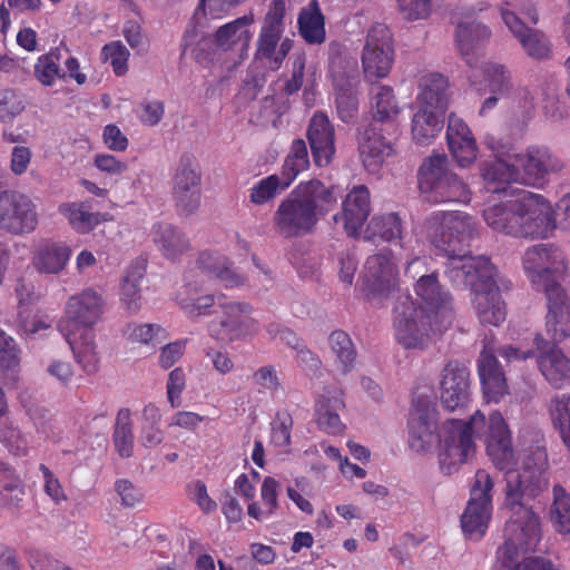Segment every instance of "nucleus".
Listing matches in <instances>:
<instances>
[{"label":"nucleus","instance_id":"43","mask_svg":"<svg viewBox=\"0 0 570 570\" xmlns=\"http://www.w3.org/2000/svg\"><path fill=\"white\" fill-rule=\"evenodd\" d=\"M371 110L375 121L393 124L401 114V107L390 86L376 85L371 89Z\"/></svg>","mask_w":570,"mask_h":570},{"label":"nucleus","instance_id":"53","mask_svg":"<svg viewBox=\"0 0 570 570\" xmlns=\"http://www.w3.org/2000/svg\"><path fill=\"white\" fill-rule=\"evenodd\" d=\"M160 413L157 406L148 404L144 407V423L140 428L139 443L144 448H155L164 441V432L159 428Z\"/></svg>","mask_w":570,"mask_h":570},{"label":"nucleus","instance_id":"58","mask_svg":"<svg viewBox=\"0 0 570 570\" xmlns=\"http://www.w3.org/2000/svg\"><path fill=\"white\" fill-rule=\"evenodd\" d=\"M24 495L20 476L12 474L0 480V503L6 508H19Z\"/></svg>","mask_w":570,"mask_h":570},{"label":"nucleus","instance_id":"44","mask_svg":"<svg viewBox=\"0 0 570 570\" xmlns=\"http://www.w3.org/2000/svg\"><path fill=\"white\" fill-rule=\"evenodd\" d=\"M402 222L397 214H379L368 222L364 238L370 242L392 243L401 239Z\"/></svg>","mask_w":570,"mask_h":570},{"label":"nucleus","instance_id":"23","mask_svg":"<svg viewBox=\"0 0 570 570\" xmlns=\"http://www.w3.org/2000/svg\"><path fill=\"white\" fill-rule=\"evenodd\" d=\"M491 37V29L482 22L471 20L469 17L458 22L454 33L455 47L470 68L476 67Z\"/></svg>","mask_w":570,"mask_h":570},{"label":"nucleus","instance_id":"37","mask_svg":"<svg viewBox=\"0 0 570 570\" xmlns=\"http://www.w3.org/2000/svg\"><path fill=\"white\" fill-rule=\"evenodd\" d=\"M151 239L168 259H176L190 248L185 234L168 223H156L150 232Z\"/></svg>","mask_w":570,"mask_h":570},{"label":"nucleus","instance_id":"14","mask_svg":"<svg viewBox=\"0 0 570 570\" xmlns=\"http://www.w3.org/2000/svg\"><path fill=\"white\" fill-rule=\"evenodd\" d=\"M440 436L436 407L428 401L415 400L407 419L409 446L417 453H428L439 442Z\"/></svg>","mask_w":570,"mask_h":570},{"label":"nucleus","instance_id":"60","mask_svg":"<svg viewBox=\"0 0 570 570\" xmlns=\"http://www.w3.org/2000/svg\"><path fill=\"white\" fill-rule=\"evenodd\" d=\"M197 37L196 29H187L185 33V50H190L191 56L203 66H208L214 59V52L210 50L212 39L202 36L200 39L195 42Z\"/></svg>","mask_w":570,"mask_h":570},{"label":"nucleus","instance_id":"34","mask_svg":"<svg viewBox=\"0 0 570 570\" xmlns=\"http://www.w3.org/2000/svg\"><path fill=\"white\" fill-rule=\"evenodd\" d=\"M547 296V330L556 341L570 336V298L562 287L549 288Z\"/></svg>","mask_w":570,"mask_h":570},{"label":"nucleus","instance_id":"24","mask_svg":"<svg viewBox=\"0 0 570 570\" xmlns=\"http://www.w3.org/2000/svg\"><path fill=\"white\" fill-rule=\"evenodd\" d=\"M371 213L370 190L364 185L354 186L342 202V210L333 216L342 223L348 236L356 237Z\"/></svg>","mask_w":570,"mask_h":570},{"label":"nucleus","instance_id":"18","mask_svg":"<svg viewBox=\"0 0 570 570\" xmlns=\"http://www.w3.org/2000/svg\"><path fill=\"white\" fill-rule=\"evenodd\" d=\"M521 173V184L540 186L548 174L559 173L564 168V161L546 146H529L524 153L513 154Z\"/></svg>","mask_w":570,"mask_h":570},{"label":"nucleus","instance_id":"20","mask_svg":"<svg viewBox=\"0 0 570 570\" xmlns=\"http://www.w3.org/2000/svg\"><path fill=\"white\" fill-rule=\"evenodd\" d=\"M207 281L196 269H190L185 275V284L176 294V302L189 317L208 316L213 307L218 306L219 297L226 302L225 295L218 296L206 293Z\"/></svg>","mask_w":570,"mask_h":570},{"label":"nucleus","instance_id":"9","mask_svg":"<svg viewBox=\"0 0 570 570\" xmlns=\"http://www.w3.org/2000/svg\"><path fill=\"white\" fill-rule=\"evenodd\" d=\"M220 315L213 318L207 325V332L214 340L230 344L245 341L258 331L257 322L249 317L253 307L246 302L226 301L219 297Z\"/></svg>","mask_w":570,"mask_h":570},{"label":"nucleus","instance_id":"62","mask_svg":"<svg viewBox=\"0 0 570 570\" xmlns=\"http://www.w3.org/2000/svg\"><path fill=\"white\" fill-rule=\"evenodd\" d=\"M102 59L109 62L116 75L121 76L127 71L129 51L120 41L105 45L101 50Z\"/></svg>","mask_w":570,"mask_h":570},{"label":"nucleus","instance_id":"16","mask_svg":"<svg viewBox=\"0 0 570 570\" xmlns=\"http://www.w3.org/2000/svg\"><path fill=\"white\" fill-rule=\"evenodd\" d=\"M202 173L196 158L183 155L173 177V195L178 209L184 214L195 213L202 200Z\"/></svg>","mask_w":570,"mask_h":570},{"label":"nucleus","instance_id":"4","mask_svg":"<svg viewBox=\"0 0 570 570\" xmlns=\"http://www.w3.org/2000/svg\"><path fill=\"white\" fill-rule=\"evenodd\" d=\"M482 215L492 230L514 237L547 238L554 230L551 204L528 190L492 195Z\"/></svg>","mask_w":570,"mask_h":570},{"label":"nucleus","instance_id":"25","mask_svg":"<svg viewBox=\"0 0 570 570\" xmlns=\"http://www.w3.org/2000/svg\"><path fill=\"white\" fill-rule=\"evenodd\" d=\"M478 374L488 402L498 403L509 393L504 372L495 356V348L491 343L484 344L479 355Z\"/></svg>","mask_w":570,"mask_h":570},{"label":"nucleus","instance_id":"17","mask_svg":"<svg viewBox=\"0 0 570 570\" xmlns=\"http://www.w3.org/2000/svg\"><path fill=\"white\" fill-rule=\"evenodd\" d=\"M37 225V208L30 197L4 190L0 197V228L13 235H23L32 233Z\"/></svg>","mask_w":570,"mask_h":570},{"label":"nucleus","instance_id":"57","mask_svg":"<svg viewBox=\"0 0 570 570\" xmlns=\"http://www.w3.org/2000/svg\"><path fill=\"white\" fill-rule=\"evenodd\" d=\"M0 442L17 456L27 455L30 446L28 436L8 422L0 424Z\"/></svg>","mask_w":570,"mask_h":570},{"label":"nucleus","instance_id":"19","mask_svg":"<svg viewBox=\"0 0 570 570\" xmlns=\"http://www.w3.org/2000/svg\"><path fill=\"white\" fill-rule=\"evenodd\" d=\"M414 292L420 299L417 306L435 316L438 328H446L453 320L452 298L440 285L438 274L421 275L414 284Z\"/></svg>","mask_w":570,"mask_h":570},{"label":"nucleus","instance_id":"35","mask_svg":"<svg viewBox=\"0 0 570 570\" xmlns=\"http://www.w3.org/2000/svg\"><path fill=\"white\" fill-rule=\"evenodd\" d=\"M448 79L439 72L423 75L419 81L416 102L419 107L445 112L448 109Z\"/></svg>","mask_w":570,"mask_h":570},{"label":"nucleus","instance_id":"26","mask_svg":"<svg viewBox=\"0 0 570 570\" xmlns=\"http://www.w3.org/2000/svg\"><path fill=\"white\" fill-rule=\"evenodd\" d=\"M358 151L365 170L371 175H379L395 156L393 144L383 137L374 126L363 132Z\"/></svg>","mask_w":570,"mask_h":570},{"label":"nucleus","instance_id":"30","mask_svg":"<svg viewBox=\"0 0 570 570\" xmlns=\"http://www.w3.org/2000/svg\"><path fill=\"white\" fill-rule=\"evenodd\" d=\"M469 77L470 85L479 90H488L493 95L508 97L513 89L512 73L510 69L500 62L487 61L480 70L475 67Z\"/></svg>","mask_w":570,"mask_h":570},{"label":"nucleus","instance_id":"32","mask_svg":"<svg viewBox=\"0 0 570 570\" xmlns=\"http://www.w3.org/2000/svg\"><path fill=\"white\" fill-rule=\"evenodd\" d=\"M72 248L63 240L46 239L33 252L32 265L40 274L56 275L68 265Z\"/></svg>","mask_w":570,"mask_h":570},{"label":"nucleus","instance_id":"29","mask_svg":"<svg viewBox=\"0 0 570 570\" xmlns=\"http://www.w3.org/2000/svg\"><path fill=\"white\" fill-rule=\"evenodd\" d=\"M306 135L314 164L317 167L330 165L335 155V131L328 117L322 111L315 112Z\"/></svg>","mask_w":570,"mask_h":570},{"label":"nucleus","instance_id":"41","mask_svg":"<svg viewBox=\"0 0 570 570\" xmlns=\"http://www.w3.org/2000/svg\"><path fill=\"white\" fill-rule=\"evenodd\" d=\"M253 22V14H245L222 26L215 35L216 45L225 50L236 46L247 49L252 39L249 28Z\"/></svg>","mask_w":570,"mask_h":570},{"label":"nucleus","instance_id":"10","mask_svg":"<svg viewBox=\"0 0 570 570\" xmlns=\"http://www.w3.org/2000/svg\"><path fill=\"white\" fill-rule=\"evenodd\" d=\"M494 483L485 470H478L471 487L470 499L461 515V528L471 540H480L487 533L492 518V490Z\"/></svg>","mask_w":570,"mask_h":570},{"label":"nucleus","instance_id":"54","mask_svg":"<svg viewBox=\"0 0 570 570\" xmlns=\"http://www.w3.org/2000/svg\"><path fill=\"white\" fill-rule=\"evenodd\" d=\"M551 415L554 425L559 429L562 442L570 451V395L562 394L552 402Z\"/></svg>","mask_w":570,"mask_h":570},{"label":"nucleus","instance_id":"28","mask_svg":"<svg viewBox=\"0 0 570 570\" xmlns=\"http://www.w3.org/2000/svg\"><path fill=\"white\" fill-rule=\"evenodd\" d=\"M446 141L453 159L462 168L471 166L478 156V145L469 125L455 114H450Z\"/></svg>","mask_w":570,"mask_h":570},{"label":"nucleus","instance_id":"50","mask_svg":"<svg viewBox=\"0 0 570 570\" xmlns=\"http://www.w3.org/2000/svg\"><path fill=\"white\" fill-rule=\"evenodd\" d=\"M289 186L281 175H269L252 185L248 189L249 202L255 206H262L272 202L282 190Z\"/></svg>","mask_w":570,"mask_h":570},{"label":"nucleus","instance_id":"21","mask_svg":"<svg viewBox=\"0 0 570 570\" xmlns=\"http://www.w3.org/2000/svg\"><path fill=\"white\" fill-rule=\"evenodd\" d=\"M440 400L449 411L465 407L471 400V381L468 367L459 361H449L442 370Z\"/></svg>","mask_w":570,"mask_h":570},{"label":"nucleus","instance_id":"22","mask_svg":"<svg viewBox=\"0 0 570 570\" xmlns=\"http://www.w3.org/2000/svg\"><path fill=\"white\" fill-rule=\"evenodd\" d=\"M537 364L540 373L554 389L570 384V358L553 343L535 335Z\"/></svg>","mask_w":570,"mask_h":570},{"label":"nucleus","instance_id":"40","mask_svg":"<svg viewBox=\"0 0 570 570\" xmlns=\"http://www.w3.org/2000/svg\"><path fill=\"white\" fill-rule=\"evenodd\" d=\"M445 112L419 107L413 115L411 134L419 145H429L441 132Z\"/></svg>","mask_w":570,"mask_h":570},{"label":"nucleus","instance_id":"2","mask_svg":"<svg viewBox=\"0 0 570 570\" xmlns=\"http://www.w3.org/2000/svg\"><path fill=\"white\" fill-rule=\"evenodd\" d=\"M521 459L520 468L504 474L505 505L511 515L493 570H558L548 559L524 557L537 550L542 537L540 518L527 502L539 497L549 485V461L543 439L538 438L524 449Z\"/></svg>","mask_w":570,"mask_h":570},{"label":"nucleus","instance_id":"51","mask_svg":"<svg viewBox=\"0 0 570 570\" xmlns=\"http://www.w3.org/2000/svg\"><path fill=\"white\" fill-rule=\"evenodd\" d=\"M308 166L307 146L303 139H295L282 166L281 176L291 185L298 174L307 169Z\"/></svg>","mask_w":570,"mask_h":570},{"label":"nucleus","instance_id":"49","mask_svg":"<svg viewBox=\"0 0 570 570\" xmlns=\"http://www.w3.org/2000/svg\"><path fill=\"white\" fill-rule=\"evenodd\" d=\"M552 494L550 520L557 532L568 534L570 533V492L562 485L556 484Z\"/></svg>","mask_w":570,"mask_h":570},{"label":"nucleus","instance_id":"11","mask_svg":"<svg viewBox=\"0 0 570 570\" xmlns=\"http://www.w3.org/2000/svg\"><path fill=\"white\" fill-rule=\"evenodd\" d=\"M105 313V299L94 288H86L70 296L65 306V320L60 324L62 335L96 333Z\"/></svg>","mask_w":570,"mask_h":570},{"label":"nucleus","instance_id":"12","mask_svg":"<svg viewBox=\"0 0 570 570\" xmlns=\"http://www.w3.org/2000/svg\"><path fill=\"white\" fill-rule=\"evenodd\" d=\"M362 282L365 297L375 303H382L399 287V266L391 249L366 258Z\"/></svg>","mask_w":570,"mask_h":570},{"label":"nucleus","instance_id":"61","mask_svg":"<svg viewBox=\"0 0 570 570\" xmlns=\"http://www.w3.org/2000/svg\"><path fill=\"white\" fill-rule=\"evenodd\" d=\"M19 332L29 338H41L52 328V320L49 316L35 315L24 317L19 314Z\"/></svg>","mask_w":570,"mask_h":570},{"label":"nucleus","instance_id":"42","mask_svg":"<svg viewBox=\"0 0 570 570\" xmlns=\"http://www.w3.org/2000/svg\"><path fill=\"white\" fill-rule=\"evenodd\" d=\"M298 30L302 38L309 45H321L325 41V18L316 0L299 11Z\"/></svg>","mask_w":570,"mask_h":570},{"label":"nucleus","instance_id":"3","mask_svg":"<svg viewBox=\"0 0 570 570\" xmlns=\"http://www.w3.org/2000/svg\"><path fill=\"white\" fill-rule=\"evenodd\" d=\"M473 438L484 441L487 454L498 470L507 474L518 469L512 434L503 415L493 411L487 417L478 410L469 421L452 419L442 424L438 461L443 474L451 475L468 462L475 450Z\"/></svg>","mask_w":570,"mask_h":570},{"label":"nucleus","instance_id":"39","mask_svg":"<svg viewBox=\"0 0 570 570\" xmlns=\"http://www.w3.org/2000/svg\"><path fill=\"white\" fill-rule=\"evenodd\" d=\"M146 266L144 262L132 263L125 272L120 284V302L130 314H136L142 306L141 283L145 278Z\"/></svg>","mask_w":570,"mask_h":570},{"label":"nucleus","instance_id":"46","mask_svg":"<svg viewBox=\"0 0 570 570\" xmlns=\"http://www.w3.org/2000/svg\"><path fill=\"white\" fill-rule=\"evenodd\" d=\"M286 29V3L284 0H273L262 21L257 41L284 39Z\"/></svg>","mask_w":570,"mask_h":570},{"label":"nucleus","instance_id":"5","mask_svg":"<svg viewBox=\"0 0 570 570\" xmlns=\"http://www.w3.org/2000/svg\"><path fill=\"white\" fill-rule=\"evenodd\" d=\"M336 202L333 186L328 187L318 179L301 181L278 204L273 215L274 227L285 238L307 235L333 209Z\"/></svg>","mask_w":570,"mask_h":570},{"label":"nucleus","instance_id":"8","mask_svg":"<svg viewBox=\"0 0 570 570\" xmlns=\"http://www.w3.org/2000/svg\"><path fill=\"white\" fill-rule=\"evenodd\" d=\"M419 185L435 203L470 202L468 185L449 169L448 158L443 155L431 156L422 164Z\"/></svg>","mask_w":570,"mask_h":570},{"label":"nucleus","instance_id":"45","mask_svg":"<svg viewBox=\"0 0 570 570\" xmlns=\"http://www.w3.org/2000/svg\"><path fill=\"white\" fill-rule=\"evenodd\" d=\"M293 45L294 41L289 37L256 41L255 58L271 70H278L292 50Z\"/></svg>","mask_w":570,"mask_h":570},{"label":"nucleus","instance_id":"1","mask_svg":"<svg viewBox=\"0 0 570 570\" xmlns=\"http://www.w3.org/2000/svg\"><path fill=\"white\" fill-rule=\"evenodd\" d=\"M431 244L448 257L444 274L460 288L473 293L472 304L482 325L499 326L504 322L505 304L500 296L498 272L489 258L464 252L476 233L472 216L464 212H433L424 223Z\"/></svg>","mask_w":570,"mask_h":570},{"label":"nucleus","instance_id":"47","mask_svg":"<svg viewBox=\"0 0 570 570\" xmlns=\"http://www.w3.org/2000/svg\"><path fill=\"white\" fill-rule=\"evenodd\" d=\"M61 59L62 55L59 48L51 49L38 57L33 73L42 86L52 87L57 80L66 77V72L60 68Z\"/></svg>","mask_w":570,"mask_h":570},{"label":"nucleus","instance_id":"56","mask_svg":"<svg viewBox=\"0 0 570 570\" xmlns=\"http://www.w3.org/2000/svg\"><path fill=\"white\" fill-rule=\"evenodd\" d=\"M293 429V417L287 411H279L271 422V443L287 451L291 444V433Z\"/></svg>","mask_w":570,"mask_h":570},{"label":"nucleus","instance_id":"63","mask_svg":"<svg viewBox=\"0 0 570 570\" xmlns=\"http://www.w3.org/2000/svg\"><path fill=\"white\" fill-rule=\"evenodd\" d=\"M233 4L227 0H202L196 8L193 21L196 27H204V20L209 17L210 19L222 18Z\"/></svg>","mask_w":570,"mask_h":570},{"label":"nucleus","instance_id":"33","mask_svg":"<svg viewBox=\"0 0 570 570\" xmlns=\"http://www.w3.org/2000/svg\"><path fill=\"white\" fill-rule=\"evenodd\" d=\"M345 406L343 391L326 387L315 401V419L318 428L328 434H340L344 430L338 411Z\"/></svg>","mask_w":570,"mask_h":570},{"label":"nucleus","instance_id":"52","mask_svg":"<svg viewBox=\"0 0 570 570\" xmlns=\"http://www.w3.org/2000/svg\"><path fill=\"white\" fill-rule=\"evenodd\" d=\"M330 346L336 356L337 367L341 373H348L355 364L356 351L347 333L334 331L330 335Z\"/></svg>","mask_w":570,"mask_h":570},{"label":"nucleus","instance_id":"13","mask_svg":"<svg viewBox=\"0 0 570 570\" xmlns=\"http://www.w3.org/2000/svg\"><path fill=\"white\" fill-rule=\"evenodd\" d=\"M523 267L538 291L547 293L549 288L561 287L559 279L566 271V263L557 247L539 244L528 248L523 256Z\"/></svg>","mask_w":570,"mask_h":570},{"label":"nucleus","instance_id":"48","mask_svg":"<svg viewBox=\"0 0 570 570\" xmlns=\"http://www.w3.org/2000/svg\"><path fill=\"white\" fill-rule=\"evenodd\" d=\"M112 442L116 452L122 459L130 458L134 452V433L131 415L128 409H121L116 417Z\"/></svg>","mask_w":570,"mask_h":570},{"label":"nucleus","instance_id":"7","mask_svg":"<svg viewBox=\"0 0 570 570\" xmlns=\"http://www.w3.org/2000/svg\"><path fill=\"white\" fill-rule=\"evenodd\" d=\"M503 24L518 39L525 53L535 60L550 57L551 43L548 37L538 29L528 27L537 24L538 12L530 0L502 1L497 6Z\"/></svg>","mask_w":570,"mask_h":570},{"label":"nucleus","instance_id":"59","mask_svg":"<svg viewBox=\"0 0 570 570\" xmlns=\"http://www.w3.org/2000/svg\"><path fill=\"white\" fill-rule=\"evenodd\" d=\"M165 330L157 324L130 323L124 335L131 342L150 344L165 338Z\"/></svg>","mask_w":570,"mask_h":570},{"label":"nucleus","instance_id":"15","mask_svg":"<svg viewBox=\"0 0 570 570\" xmlns=\"http://www.w3.org/2000/svg\"><path fill=\"white\" fill-rule=\"evenodd\" d=\"M365 78L370 81L389 75L393 63L392 35L383 23H375L367 32L362 53Z\"/></svg>","mask_w":570,"mask_h":570},{"label":"nucleus","instance_id":"55","mask_svg":"<svg viewBox=\"0 0 570 570\" xmlns=\"http://www.w3.org/2000/svg\"><path fill=\"white\" fill-rule=\"evenodd\" d=\"M337 115L344 122H350L357 114L358 100L356 92L348 81L347 85L335 82Z\"/></svg>","mask_w":570,"mask_h":570},{"label":"nucleus","instance_id":"36","mask_svg":"<svg viewBox=\"0 0 570 570\" xmlns=\"http://www.w3.org/2000/svg\"><path fill=\"white\" fill-rule=\"evenodd\" d=\"M58 213L67 219L71 229L81 235L89 234L102 222V214L95 212L89 200L62 203Z\"/></svg>","mask_w":570,"mask_h":570},{"label":"nucleus","instance_id":"27","mask_svg":"<svg viewBox=\"0 0 570 570\" xmlns=\"http://www.w3.org/2000/svg\"><path fill=\"white\" fill-rule=\"evenodd\" d=\"M194 269L207 282L217 279L227 289L242 287L247 282V277L238 273L233 263L218 252H202Z\"/></svg>","mask_w":570,"mask_h":570},{"label":"nucleus","instance_id":"31","mask_svg":"<svg viewBox=\"0 0 570 570\" xmlns=\"http://www.w3.org/2000/svg\"><path fill=\"white\" fill-rule=\"evenodd\" d=\"M510 156L513 154H507L505 158L495 157L493 160L484 161L481 167L484 186L492 195L508 194V185L521 183L520 169L514 159L509 158Z\"/></svg>","mask_w":570,"mask_h":570},{"label":"nucleus","instance_id":"38","mask_svg":"<svg viewBox=\"0 0 570 570\" xmlns=\"http://www.w3.org/2000/svg\"><path fill=\"white\" fill-rule=\"evenodd\" d=\"M68 342L73 357L82 372L94 375L99 371L100 354L96 343V333L63 335Z\"/></svg>","mask_w":570,"mask_h":570},{"label":"nucleus","instance_id":"64","mask_svg":"<svg viewBox=\"0 0 570 570\" xmlns=\"http://www.w3.org/2000/svg\"><path fill=\"white\" fill-rule=\"evenodd\" d=\"M253 384L259 393L275 394L281 389V381L273 365L257 368L252 376Z\"/></svg>","mask_w":570,"mask_h":570},{"label":"nucleus","instance_id":"6","mask_svg":"<svg viewBox=\"0 0 570 570\" xmlns=\"http://www.w3.org/2000/svg\"><path fill=\"white\" fill-rule=\"evenodd\" d=\"M392 328L395 341L405 350H425L438 328L435 316L417 306L409 293H400L392 309Z\"/></svg>","mask_w":570,"mask_h":570}]
</instances>
